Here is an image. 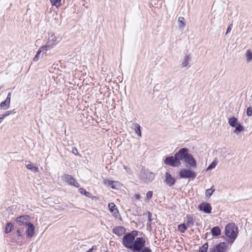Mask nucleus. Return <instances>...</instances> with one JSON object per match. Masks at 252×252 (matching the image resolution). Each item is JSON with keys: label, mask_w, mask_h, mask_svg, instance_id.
Wrapping results in <instances>:
<instances>
[{"label": "nucleus", "mask_w": 252, "mask_h": 252, "mask_svg": "<svg viewBox=\"0 0 252 252\" xmlns=\"http://www.w3.org/2000/svg\"><path fill=\"white\" fill-rule=\"evenodd\" d=\"M138 231L133 230L126 233L123 238V244L127 249L131 250L133 252L139 246V244L145 239L143 237H136Z\"/></svg>", "instance_id": "obj_1"}, {"label": "nucleus", "mask_w": 252, "mask_h": 252, "mask_svg": "<svg viewBox=\"0 0 252 252\" xmlns=\"http://www.w3.org/2000/svg\"><path fill=\"white\" fill-rule=\"evenodd\" d=\"M238 233V227L234 223H229L226 225L225 228V234L229 239L234 241L236 239Z\"/></svg>", "instance_id": "obj_2"}, {"label": "nucleus", "mask_w": 252, "mask_h": 252, "mask_svg": "<svg viewBox=\"0 0 252 252\" xmlns=\"http://www.w3.org/2000/svg\"><path fill=\"white\" fill-rule=\"evenodd\" d=\"M140 177L144 182L149 183L154 180L155 176L153 173L142 168L140 170Z\"/></svg>", "instance_id": "obj_3"}, {"label": "nucleus", "mask_w": 252, "mask_h": 252, "mask_svg": "<svg viewBox=\"0 0 252 252\" xmlns=\"http://www.w3.org/2000/svg\"><path fill=\"white\" fill-rule=\"evenodd\" d=\"M228 124L232 127L235 128L234 130V133L242 132L244 130V126L238 122V119L235 117L230 118L228 119Z\"/></svg>", "instance_id": "obj_4"}, {"label": "nucleus", "mask_w": 252, "mask_h": 252, "mask_svg": "<svg viewBox=\"0 0 252 252\" xmlns=\"http://www.w3.org/2000/svg\"><path fill=\"white\" fill-rule=\"evenodd\" d=\"M164 162L166 165L172 167H178L181 164L180 161H179L175 154L174 156H168L164 159Z\"/></svg>", "instance_id": "obj_5"}, {"label": "nucleus", "mask_w": 252, "mask_h": 252, "mask_svg": "<svg viewBox=\"0 0 252 252\" xmlns=\"http://www.w3.org/2000/svg\"><path fill=\"white\" fill-rule=\"evenodd\" d=\"M228 245L226 242H220L215 247H210L209 252H225L228 249Z\"/></svg>", "instance_id": "obj_6"}, {"label": "nucleus", "mask_w": 252, "mask_h": 252, "mask_svg": "<svg viewBox=\"0 0 252 252\" xmlns=\"http://www.w3.org/2000/svg\"><path fill=\"white\" fill-rule=\"evenodd\" d=\"M179 176L181 178H191L193 180L196 176V174L189 169H183L179 172Z\"/></svg>", "instance_id": "obj_7"}, {"label": "nucleus", "mask_w": 252, "mask_h": 252, "mask_svg": "<svg viewBox=\"0 0 252 252\" xmlns=\"http://www.w3.org/2000/svg\"><path fill=\"white\" fill-rule=\"evenodd\" d=\"M189 154V150L186 148L180 149L178 152L175 153V155L179 161H184Z\"/></svg>", "instance_id": "obj_8"}, {"label": "nucleus", "mask_w": 252, "mask_h": 252, "mask_svg": "<svg viewBox=\"0 0 252 252\" xmlns=\"http://www.w3.org/2000/svg\"><path fill=\"white\" fill-rule=\"evenodd\" d=\"M30 217L28 215L21 216L16 218L17 223L20 226L26 225L29 224Z\"/></svg>", "instance_id": "obj_9"}, {"label": "nucleus", "mask_w": 252, "mask_h": 252, "mask_svg": "<svg viewBox=\"0 0 252 252\" xmlns=\"http://www.w3.org/2000/svg\"><path fill=\"white\" fill-rule=\"evenodd\" d=\"M184 161L187 164V167L195 168L196 167V162L192 155L189 154L185 159Z\"/></svg>", "instance_id": "obj_10"}, {"label": "nucleus", "mask_w": 252, "mask_h": 252, "mask_svg": "<svg viewBox=\"0 0 252 252\" xmlns=\"http://www.w3.org/2000/svg\"><path fill=\"white\" fill-rule=\"evenodd\" d=\"M176 179L173 177L169 172H166L165 174V180L164 182L169 187H172L175 184Z\"/></svg>", "instance_id": "obj_11"}, {"label": "nucleus", "mask_w": 252, "mask_h": 252, "mask_svg": "<svg viewBox=\"0 0 252 252\" xmlns=\"http://www.w3.org/2000/svg\"><path fill=\"white\" fill-rule=\"evenodd\" d=\"M145 239L139 244L133 252H152L151 249L147 247H145Z\"/></svg>", "instance_id": "obj_12"}, {"label": "nucleus", "mask_w": 252, "mask_h": 252, "mask_svg": "<svg viewBox=\"0 0 252 252\" xmlns=\"http://www.w3.org/2000/svg\"><path fill=\"white\" fill-rule=\"evenodd\" d=\"M63 180L70 185L77 188L79 187V183L71 175L68 174L64 175Z\"/></svg>", "instance_id": "obj_13"}, {"label": "nucleus", "mask_w": 252, "mask_h": 252, "mask_svg": "<svg viewBox=\"0 0 252 252\" xmlns=\"http://www.w3.org/2000/svg\"><path fill=\"white\" fill-rule=\"evenodd\" d=\"M198 209L205 213L210 214L211 212L212 207L209 203L203 202L199 205Z\"/></svg>", "instance_id": "obj_14"}, {"label": "nucleus", "mask_w": 252, "mask_h": 252, "mask_svg": "<svg viewBox=\"0 0 252 252\" xmlns=\"http://www.w3.org/2000/svg\"><path fill=\"white\" fill-rule=\"evenodd\" d=\"M10 97L11 93H9L6 99L4 101L2 102L0 104V106L1 109L5 110L8 108L10 104Z\"/></svg>", "instance_id": "obj_15"}, {"label": "nucleus", "mask_w": 252, "mask_h": 252, "mask_svg": "<svg viewBox=\"0 0 252 252\" xmlns=\"http://www.w3.org/2000/svg\"><path fill=\"white\" fill-rule=\"evenodd\" d=\"M57 39V37L54 34H52L46 44L48 45L50 49H52L56 45Z\"/></svg>", "instance_id": "obj_16"}, {"label": "nucleus", "mask_w": 252, "mask_h": 252, "mask_svg": "<svg viewBox=\"0 0 252 252\" xmlns=\"http://www.w3.org/2000/svg\"><path fill=\"white\" fill-rule=\"evenodd\" d=\"M113 232L120 236L125 234V228L123 226H116L113 229Z\"/></svg>", "instance_id": "obj_17"}, {"label": "nucleus", "mask_w": 252, "mask_h": 252, "mask_svg": "<svg viewBox=\"0 0 252 252\" xmlns=\"http://www.w3.org/2000/svg\"><path fill=\"white\" fill-rule=\"evenodd\" d=\"M28 229L26 231L27 236L29 237H32L34 233V226L32 223H29L27 225Z\"/></svg>", "instance_id": "obj_18"}, {"label": "nucleus", "mask_w": 252, "mask_h": 252, "mask_svg": "<svg viewBox=\"0 0 252 252\" xmlns=\"http://www.w3.org/2000/svg\"><path fill=\"white\" fill-rule=\"evenodd\" d=\"M185 222V224H186L188 227H192L194 224V220L193 217L190 215L187 216Z\"/></svg>", "instance_id": "obj_19"}, {"label": "nucleus", "mask_w": 252, "mask_h": 252, "mask_svg": "<svg viewBox=\"0 0 252 252\" xmlns=\"http://www.w3.org/2000/svg\"><path fill=\"white\" fill-rule=\"evenodd\" d=\"M213 236H218L221 234V230L219 226H215L211 229Z\"/></svg>", "instance_id": "obj_20"}, {"label": "nucleus", "mask_w": 252, "mask_h": 252, "mask_svg": "<svg viewBox=\"0 0 252 252\" xmlns=\"http://www.w3.org/2000/svg\"><path fill=\"white\" fill-rule=\"evenodd\" d=\"M133 127L135 130V132L138 136L141 137L142 136L141 132V126L138 123H134L132 125Z\"/></svg>", "instance_id": "obj_21"}, {"label": "nucleus", "mask_w": 252, "mask_h": 252, "mask_svg": "<svg viewBox=\"0 0 252 252\" xmlns=\"http://www.w3.org/2000/svg\"><path fill=\"white\" fill-rule=\"evenodd\" d=\"M190 60V58L189 55L185 56L184 59L182 63V66L183 67H187L189 64V62Z\"/></svg>", "instance_id": "obj_22"}, {"label": "nucleus", "mask_w": 252, "mask_h": 252, "mask_svg": "<svg viewBox=\"0 0 252 252\" xmlns=\"http://www.w3.org/2000/svg\"><path fill=\"white\" fill-rule=\"evenodd\" d=\"M214 186H212L210 189H207L205 191V195L207 198H209L211 196L213 193L215 191Z\"/></svg>", "instance_id": "obj_23"}, {"label": "nucleus", "mask_w": 252, "mask_h": 252, "mask_svg": "<svg viewBox=\"0 0 252 252\" xmlns=\"http://www.w3.org/2000/svg\"><path fill=\"white\" fill-rule=\"evenodd\" d=\"M188 226L185 224V223H182L179 224L178 226V230L181 233H184L185 231L188 229Z\"/></svg>", "instance_id": "obj_24"}, {"label": "nucleus", "mask_w": 252, "mask_h": 252, "mask_svg": "<svg viewBox=\"0 0 252 252\" xmlns=\"http://www.w3.org/2000/svg\"><path fill=\"white\" fill-rule=\"evenodd\" d=\"M178 22L180 28H184L185 27V18L183 17H179L178 18Z\"/></svg>", "instance_id": "obj_25"}, {"label": "nucleus", "mask_w": 252, "mask_h": 252, "mask_svg": "<svg viewBox=\"0 0 252 252\" xmlns=\"http://www.w3.org/2000/svg\"><path fill=\"white\" fill-rule=\"evenodd\" d=\"M51 49L50 48V47L48 46V45H47L46 44L44 45V46H41L38 50L41 53V52H43L42 54H43L44 53H45V52L49 50H50Z\"/></svg>", "instance_id": "obj_26"}, {"label": "nucleus", "mask_w": 252, "mask_h": 252, "mask_svg": "<svg viewBox=\"0 0 252 252\" xmlns=\"http://www.w3.org/2000/svg\"><path fill=\"white\" fill-rule=\"evenodd\" d=\"M247 61L251 62L252 61V52L250 50H247L246 52Z\"/></svg>", "instance_id": "obj_27"}, {"label": "nucleus", "mask_w": 252, "mask_h": 252, "mask_svg": "<svg viewBox=\"0 0 252 252\" xmlns=\"http://www.w3.org/2000/svg\"><path fill=\"white\" fill-rule=\"evenodd\" d=\"M114 182L113 181L105 180L104 181V184L108 187H110L112 189H115L116 187L114 186Z\"/></svg>", "instance_id": "obj_28"}, {"label": "nucleus", "mask_w": 252, "mask_h": 252, "mask_svg": "<svg viewBox=\"0 0 252 252\" xmlns=\"http://www.w3.org/2000/svg\"><path fill=\"white\" fill-rule=\"evenodd\" d=\"M27 167L28 169L35 172H37L39 171L38 168L37 167L34 166L31 163L28 164L27 165Z\"/></svg>", "instance_id": "obj_29"}, {"label": "nucleus", "mask_w": 252, "mask_h": 252, "mask_svg": "<svg viewBox=\"0 0 252 252\" xmlns=\"http://www.w3.org/2000/svg\"><path fill=\"white\" fill-rule=\"evenodd\" d=\"M13 227V225L10 222H8L6 224V226L5 229V233L7 234L11 232L12 228Z\"/></svg>", "instance_id": "obj_30"}, {"label": "nucleus", "mask_w": 252, "mask_h": 252, "mask_svg": "<svg viewBox=\"0 0 252 252\" xmlns=\"http://www.w3.org/2000/svg\"><path fill=\"white\" fill-rule=\"evenodd\" d=\"M208 248V243H206L199 249V252H207Z\"/></svg>", "instance_id": "obj_31"}, {"label": "nucleus", "mask_w": 252, "mask_h": 252, "mask_svg": "<svg viewBox=\"0 0 252 252\" xmlns=\"http://www.w3.org/2000/svg\"><path fill=\"white\" fill-rule=\"evenodd\" d=\"M61 0H50V2L52 5H55L58 7L61 5Z\"/></svg>", "instance_id": "obj_32"}, {"label": "nucleus", "mask_w": 252, "mask_h": 252, "mask_svg": "<svg viewBox=\"0 0 252 252\" xmlns=\"http://www.w3.org/2000/svg\"><path fill=\"white\" fill-rule=\"evenodd\" d=\"M79 191L81 194H85L87 197H90L91 193L89 192L86 191L83 188L80 189Z\"/></svg>", "instance_id": "obj_33"}, {"label": "nucleus", "mask_w": 252, "mask_h": 252, "mask_svg": "<svg viewBox=\"0 0 252 252\" xmlns=\"http://www.w3.org/2000/svg\"><path fill=\"white\" fill-rule=\"evenodd\" d=\"M40 54H41V52L39 50H38L35 57H34V58L33 59V61L34 62H36L38 61Z\"/></svg>", "instance_id": "obj_34"}, {"label": "nucleus", "mask_w": 252, "mask_h": 252, "mask_svg": "<svg viewBox=\"0 0 252 252\" xmlns=\"http://www.w3.org/2000/svg\"><path fill=\"white\" fill-rule=\"evenodd\" d=\"M108 207L110 211L111 212L113 210H114L117 208L115 204L114 203H110L108 204Z\"/></svg>", "instance_id": "obj_35"}, {"label": "nucleus", "mask_w": 252, "mask_h": 252, "mask_svg": "<svg viewBox=\"0 0 252 252\" xmlns=\"http://www.w3.org/2000/svg\"><path fill=\"white\" fill-rule=\"evenodd\" d=\"M111 212L113 213V216L115 218H117L118 216H119V211L117 208L113 210L112 211H111Z\"/></svg>", "instance_id": "obj_36"}, {"label": "nucleus", "mask_w": 252, "mask_h": 252, "mask_svg": "<svg viewBox=\"0 0 252 252\" xmlns=\"http://www.w3.org/2000/svg\"><path fill=\"white\" fill-rule=\"evenodd\" d=\"M153 196V191H149L147 192L146 194V198L148 200H149L152 198Z\"/></svg>", "instance_id": "obj_37"}, {"label": "nucleus", "mask_w": 252, "mask_h": 252, "mask_svg": "<svg viewBox=\"0 0 252 252\" xmlns=\"http://www.w3.org/2000/svg\"><path fill=\"white\" fill-rule=\"evenodd\" d=\"M72 153L76 156L81 157V155L78 152L77 149L75 147H73L72 149Z\"/></svg>", "instance_id": "obj_38"}, {"label": "nucleus", "mask_w": 252, "mask_h": 252, "mask_svg": "<svg viewBox=\"0 0 252 252\" xmlns=\"http://www.w3.org/2000/svg\"><path fill=\"white\" fill-rule=\"evenodd\" d=\"M217 165V163L215 161H213L211 164L208 166V169H211L215 167Z\"/></svg>", "instance_id": "obj_39"}, {"label": "nucleus", "mask_w": 252, "mask_h": 252, "mask_svg": "<svg viewBox=\"0 0 252 252\" xmlns=\"http://www.w3.org/2000/svg\"><path fill=\"white\" fill-rule=\"evenodd\" d=\"M10 114V113H7L2 115L0 117V123L1 122V121L3 120V119L5 117L8 116Z\"/></svg>", "instance_id": "obj_40"}, {"label": "nucleus", "mask_w": 252, "mask_h": 252, "mask_svg": "<svg viewBox=\"0 0 252 252\" xmlns=\"http://www.w3.org/2000/svg\"><path fill=\"white\" fill-rule=\"evenodd\" d=\"M152 214L150 212H148V218L149 221L151 222L152 220Z\"/></svg>", "instance_id": "obj_41"}, {"label": "nucleus", "mask_w": 252, "mask_h": 252, "mask_svg": "<svg viewBox=\"0 0 252 252\" xmlns=\"http://www.w3.org/2000/svg\"><path fill=\"white\" fill-rule=\"evenodd\" d=\"M22 231H23V230H21L20 228H18V229L17 230V236H22Z\"/></svg>", "instance_id": "obj_42"}, {"label": "nucleus", "mask_w": 252, "mask_h": 252, "mask_svg": "<svg viewBox=\"0 0 252 252\" xmlns=\"http://www.w3.org/2000/svg\"><path fill=\"white\" fill-rule=\"evenodd\" d=\"M232 24H231L230 25H229V26H228V27L227 29L226 34H227L231 31V30L232 29Z\"/></svg>", "instance_id": "obj_43"}, {"label": "nucleus", "mask_w": 252, "mask_h": 252, "mask_svg": "<svg viewBox=\"0 0 252 252\" xmlns=\"http://www.w3.org/2000/svg\"><path fill=\"white\" fill-rule=\"evenodd\" d=\"M124 168L126 169V170L129 173L130 172V168L124 165Z\"/></svg>", "instance_id": "obj_44"}, {"label": "nucleus", "mask_w": 252, "mask_h": 252, "mask_svg": "<svg viewBox=\"0 0 252 252\" xmlns=\"http://www.w3.org/2000/svg\"><path fill=\"white\" fill-rule=\"evenodd\" d=\"M247 114L248 116L252 115V111H247Z\"/></svg>", "instance_id": "obj_45"}, {"label": "nucleus", "mask_w": 252, "mask_h": 252, "mask_svg": "<svg viewBox=\"0 0 252 252\" xmlns=\"http://www.w3.org/2000/svg\"><path fill=\"white\" fill-rule=\"evenodd\" d=\"M135 196L137 199H139L140 198V195L139 194H136Z\"/></svg>", "instance_id": "obj_46"}, {"label": "nucleus", "mask_w": 252, "mask_h": 252, "mask_svg": "<svg viewBox=\"0 0 252 252\" xmlns=\"http://www.w3.org/2000/svg\"><path fill=\"white\" fill-rule=\"evenodd\" d=\"M247 111H249V110H252L251 108L250 107H248L247 109Z\"/></svg>", "instance_id": "obj_47"}]
</instances>
